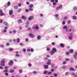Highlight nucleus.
Segmentation results:
<instances>
[{"label": "nucleus", "instance_id": "nucleus-30", "mask_svg": "<svg viewBox=\"0 0 77 77\" xmlns=\"http://www.w3.org/2000/svg\"><path fill=\"white\" fill-rule=\"evenodd\" d=\"M69 74V73L68 72H66L65 73V75H68Z\"/></svg>", "mask_w": 77, "mask_h": 77}, {"label": "nucleus", "instance_id": "nucleus-22", "mask_svg": "<svg viewBox=\"0 0 77 77\" xmlns=\"http://www.w3.org/2000/svg\"><path fill=\"white\" fill-rule=\"evenodd\" d=\"M17 42H20V39L19 38H17Z\"/></svg>", "mask_w": 77, "mask_h": 77}, {"label": "nucleus", "instance_id": "nucleus-20", "mask_svg": "<svg viewBox=\"0 0 77 77\" xmlns=\"http://www.w3.org/2000/svg\"><path fill=\"white\" fill-rule=\"evenodd\" d=\"M73 51V50L72 49H70L69 50V52L70 53H73V51Z\"/></svg>", "mask_w": 77, "mask_h": 77}, {"label": "nucleus", "instance_id": "nucleus-4", "mask_svg": "<svg viewBox=\"0 0 77 77\" xmlns=\"http://www.w3.org/2000/svg\"><path fill=\"white\" fill-rule=\"evenodd\" d=\"M3 24H4V25H5V26H9V24L6 21L4 22Z\"/></svg>", "mask_w": 77, "mask_h": 77}, {"label": "nucleus", "instance_id": "nucleus-1", "mask_svg": "<svg viewBox=\"0 0 77 77\" xmlns=\"http://www.w3.org/2000/svg\"><path fill=\"white\" fill-rule=\"evenodd\" d=\"M1 63H0V65L1 66H5V63L6 62V61H5V60L4 59H2V60L1 61Z\"/></svg>", "mask_w": 77, "mask_h": 77}, {"label": "nucleus", "instance_id": "nucleus-29", "mask_svg": "<svg viewBox=\"0 0 77 77\" xmlns=\"http://www.w3.org/2000/svg\"><path fill=\"white\" fill-rule=\"evenodd\" d=\"M19 73H22V72H23V70L21 69H20L19 70Z\"/></svg>", "mask_w": 77, "mask_h": 77}, {"label": "nucleus", "instance_id": "nucleus-59", "mask_svg": "<svg viewBox=\"0 0 77 77\" xmlns=\"http://www.w3.org/2000/svg\"><path fill=\"white\" fill-rule=\"evenodd\" d=\"M40 17H43V16H44V15L42 14H40Z\"/></svg>", "mask_w": 77, "mask_h": 77}, {"label": "nucleus", "instance_id": "nucleus-11", "mask_svg": "<svg viewBox=\"0 0 77 77\" xmlns=\"http://www.w3.org/2000/svg\"><path fill=\"white\" fill-rule=\"evenodd\" d=\"M13 14V11L12 10H10L9 11V15H11Z\"/></svg>", "mask_w": 77, "mask_h": 77}, {"label": "nucleus", "instance_id": "nucleus-41", "mask_svg": "<svg viewBox=\"0 0 77 77\" xmlns=\"http://www.w3.org/2000/svg\"><path fill=\"white\" fill-rule=\"evenodd\" d=\"M59 9H60V8L59 7H57V8H56V10H59Z\"/></svg>", "mask_w": 77, "mask_h": 77}, {"label": "nucleus", "instance_id": "nucleus-24", "mask_svg": "<svg viewBox=\"0 0 77 77\" xmlns=\"http://www.w3.org/2000/svg\"><path fill=\"white\" fill-rule=\"evenodd\" d=\"M48 72H47V70H46V71H44L43 72L44 74H47V73Z\"/></svg>", "mask_w": 77, "mask_h": 77}, {"label": "nucleus", "instance_id": "nucleus-10", "mask_svg": "<svg viewBox=\"0 0 77 77\" xmlns=\"http://www.w3.org/2000/svg\"><path fill=\"white\" fill-rule=\"evenodd\" d=\"M21 18H22V19H23L24 20H26V17L24 16H22L21 17Z\"/></svg>", "mask_w": 77, "mask_h": 77}, {"label": "nucleus", "instance_id": "nucleus-57", "mask_svg": "<svg viewBox=\"0 0 77 77\" xmlns=\"http://www.w3.org/2000/svg\"><path fill=\"white\" fill-rule=\"evenodd\" d=\"M69 60V59L67 58V59H65V60L66 61H67V62H68V60Z\"/></svg>", "mask_w": 77, "mask_h": 77}, {"label": "nucleus", "instance_id": "nucleus-12", "mask_svg": "<svg viewBox=\"0 0 77 77\" xmlns=\"http://www.w3.org/2000/svg\"><path fill=\"white\" fill-rule=\"evenodd\" d=\"M52 50L54 52H56V51H57V49L55 48H53L52 49Z\"/></svg>", "mask_w": 77, "mask_h": 77}, {"label": "nucleus", "instance_id": "nucleus-25", "mask_svg": "<svg viewBox=\"0 0 77 77\" xmlns=\"http://www.w3.org/2000/svg\"><path fill=\"white\" fill-rule=\"evenodd\" d=\"M73 9L75 10V11H77V7H75L73 8Z\"/></svg>", "mask_w": 77, "mask_h": 77}, {"label": "nucleus", "instance_id": "nucleus-14", "mask_svg": "<svg viewBox=\"0 0 77 77\" xmlns=\"http://www.w3.org/2000/svg\"><path fill=\"white\" fill-rule=\"evenodd\" d=\"M14 71H15V70H14L12 69L9 71V72L11 73H13V72H14Z\"/></svg>", "mask_w": 77, "mask_h": 77}, {"label": "nucleus", "instance_id": "nucleus-36", "mask_svg": "<svg viewBox=\"0 0 77 77\" xmlns=\"http://www.w3.org/2000/svg\"><path fill=\"white\" fill-rule=\"evenodd\" d=\"M23 51L24 52V53H25L26 51V49H23Z\"/></svg>", "mask_w": 77, "mask_h": 77}, {"label": "nucleus", "instance_id": "nucleus-38", "mask_svg": "<svg viewBox=\"0 0 77 77\" xmlns=\"http://www.w3.org/2000/svg\"><path fill=\"white\" fill-rule=\"evenodd\" d=\"M69 39L71 40H72V37H71L69 36Z\"/></svg>", "mask_w": 77, "mask_h": 77}, {"label": "nucleus", "instance_id": "nucleus-21", "mask_svg": "<svg viewBox=\"0 0 77 77\" xmlns=\"http://www.w3.org/2000/svg\"><path fill=\"white\" fill-rule=\"evenodd\" d=\"M9 51H14V49L13 48H10L9 49Z\"/></svg>", "mask_w": 77, "mask_h": 77}, {"label": "nucleus", "instance_id": "nucleus-46", "mask_svg": "<svg viewBox=\"0 0 77 77\" xmlns=\"http://www.w3.org/2000/svg\"><path fill=\"white\" fill-rule=\"evenodd\" d=\"M16 57H20V55L17 54L16 55Z\"/></svg>", "mask_w": 77, "mask_h": 77}, {"label": "nucleus", "instance_id": "nucleus-55", "mask_svg": "<svg viewBox=\"0 0 77 77\" xmlns=\"http://www.w3.org/2000/svg\"><path fill=\"white\" fill-rule=\"evenodd\" d=\"M34 51V49H31V52H33V51Z\"/></svg>", "mask_w": 77, "mask_h": 77}, {"label": "nucleus", "instance_id": "nucleus-42", "mask_svg": "<svg viewBox=\"0 0 77 77\" xmlns=\"http://www.w3.org/2000/svg\"><path fill=\"white\" fill-rule=\"evenodd\" d=\"M3 15H4V14L3 13H1L0 14V16H3Z\"/></svg>", "mask_w": 77, "mask_h": 77}, {"label": "nucleus", "instance_id": "nucleus-23", "mask_svg": "<svg viewBox=\"0 0 77 77\" xmlns=\"http://www.w3.org/2000/svg\"><path fill=\"white\" fill-rule=\"evenodd\" d=\"M21 8L17 10V12H19V13L20 12H21Z\"/></svg>", "mask_w": 77, "mask_h": 77}, {"label": "nucleus", "instance_id": "nucleus-28", "mask_svg": "<svg viewBox=\"0 0 77 77\" xmlns=\"http://www.w3.org/2000/svg\"><path fill=\"white\" fill-rule=\"evenodd\" d=\"M10 5H11V3L10 2H8L7 3V5L8 6H10Z\"/></svg>", "mask_w": 77, "mask_h": 77}, {"label": "nucleus", "instance_id": "nucleus-53", "mask_svg": "<svg viewBox=\"0 0 77 77\" xmlns=\"http://www.w3.org/2000/svg\"><path fill=\"white\" fill-rule=\"evenodd\" d=\"M74 57L75 58V59L77 58V57H76V55L75 54V55H74Z\"/></svg>", "mask_w": 77, "mask_h": 77}, {"label": "nucleus", "instance_id": "nucleus-48", "mask_svg": "<svg viewBox=\"0 0 77 77\" xmlns=\"http://www.w3.org/2000/svg\"><path fill=\"white\" fill-rule=\"evenodd\" d=\"M66 63V61L63 62V65H65Z\"/></svg>", "mask_w": 77, "mask_h": 77}, {"label": "nucleus", "instance_id": "nucleus-60", "mask_svg": "<svg viewBox=\"0 0 77 77\" xmlns=\"http://www.w3.org/2000/svg\"><path fill=\"white\" fill-rule=\"evenodd\" d=\"M6 45H7V46H8L9 45V43H6Z\"/></svg>", "mask_w": 77, "mask_h": 77}, {"label": "nucleus", "instance_id": "nucleus-17", "mask_svg": "<svg viewBox=\"0 0 77 77\" xmlns=\"http://www.w3.org/2000/svg\"><path fill=\"white\" fill-rule=\"evenodd\" d=\"M22 22V20L21 19H19L18 20V23H21Z\"/></svg>", "mask_w": 77, "mask_h": 77}, {"label": "nucleus", "instance_id": "nucleus-51", "mask_svg": "<svg viewBox=\"0 0 77 77\" xmlns=\"http://www.w3.org/2000/svg\"><path fill=\"white\" fill-rule=\"evenodd\" d=\"M5 75L6 76H8V75H9V74L7 73H6L5 74Z\"/></svg>", "mask_w": 77, "mask_h": 77}, {"label": "nucleus", "instance_id": "nucleus-3", "mask_svg": "<svg viewBox=\"0 0 77 77\" xmlns=\"http://www.w3.org/2000/svg\"><path fill=\"white\" fill-rule=\"evenodd\" d=\"M13 63H14V61H13L12 60H10V62H9V64L10 65L12 66L13 65Z\"/></svg>", "mask_w": 77, "mask_h": 77}, {"label": "nucleus", "instance_id": "nucleus-33", "mask_svg": "<svg viewBox=\"0 0 77 77\" xmlns=\"http://www.w3.org/2000/svg\"><path fill=\"white\" fill-rule=\"evenodd\" d=\"M44 68H48V65H45L44 66Z\"/></svg>", "mask_w": 77, "mask_h": 77}, {"label": "nucleus", "instance_id": "nucleus-54", "mask_svg": "<svg viewBox=\"0 0 77 77\" xmlns=\"http://www.w3.org/2000/svg\"><path fill=\"white\" fill-rule=\"evenodd\" d=\"M25 11L26 12H29V10L26 9H25Z\"/></svg>", "mask_w": 77, "mask_h": 77}, {"label": "nucleus", "instance_id": "nucleus-44", "mask_svg": "<svg viewBox=\"0 0 77 77\" xmlns=\"http://www.w3.org/2000/svg\"><path fill=\"white\" fill-rule=\"evenodd\" d=\"M59 8H60V9H61V8H62V5H60L59 6Z\"/></svg>", "mask_w": 77, "mask_h": 77}, {"label": "nucleus", "instance_id": "nucleus-8", "mask_svg": "<svg viewBox=\"0 0 77 77\" xmlns=\"http://www.w3.org/2000/svg\"><path fill=\"white\" fill-rule=\"evenodd\" d=\"M48 62L47 63V64L48 65H50L51 63V60H48Z\"/></svg>", "mask_w": 77, "mask_h": 77}, {"label": "nucleus", "instance_id": "nucleus-16", "mask_svg": "<svg viewBox=\"0 0 77 77\" xmlns=\"http://www.w3.org/2000/svg\"><path fill=\"white\" fill-rule=\"evenodd\" d=\"M51 55L53 54H54V52L53 51H51L50 52Z\"/></svg>", "mask_w": 77, "mask_h": 77}, {"label": "nucleus", "instance_id": "nucleus-7", "mask_svg": "<svg viewBox=\"0 0 77 77\" xmlns=\"http://www.w3.org/2000/svg\"><path fill=\"white\" fill-rule=\"evenodd\" d=\"M70 71H76V69H74L72 68H70L69 69Z\"/></svg>", "mask_w": 77, "mask_h": 77}, {"label": "nucleus", "instance_id": "nucleus-62", "mask_svg": "<svg viewBox=\"0 0 77 77\" xmlns=\"http://www.w3.org/2000/svg\"><path fill=\"white\" fill-rule=\"evenodd\" d=\"M55 17H58V16H59V15L58 14H55Z\"/></svg>", "mask_w": 77, "mask_h": 77}, {"label": "nucleus", "instance_id": "nucleus-5", "mask_svg": "<svg viewBox=\"0 0 77 77\" xmlns=\"http://www.w3.org/2000/svg\"><path fill=\"white\" fill-rule=\"evenodd\" d=\"M29 35L30 37V38H34V37H35V35H33L31 33H29Z\"/></svg>", "mask_w": 77, "mask_h": 77}, {"label": "nucleus", "instance_id": "nucleus-39", "mask_svg": "<svg viewBox=\"0 0 77 77\" xmlns=\"http://www.w3.org/2000/svg\"><path fill=\"white\" fill-rule=\"evenodd\" d=\"M54 77H57V75L56 73H55L54 74Z\"/></svg>", "mask_w": 77, "mask_h": 77}, {"label": "nucleus", "instance_id": "nucleus-27", "mask_svg": "<svg viewBox=\"0 0 77 77\" xmlns=\"http://www.w3.org/2000/svg\"><path fill=\"white\" fill-rule=\"evenodd\" d=\"M57 69V68H54V69H51V71H52V72H53V71H54V69Z\"/></svg>", "mask_w": 77, "mask_h": 77}, {"label": "nucleus", "instance_id": "nucleus-19", "mask_svg": "<svg viewBox=\"0 0 77 77\" xmlns=\"http://www.w3.org/2000/svg\"><path fill=\"white\" fill-rule=\"evenodd\" d=\"M29 8H32V7H33V5L32 4L29 5Z\"/></svg>", "mask_w": 77, "mask_h": 77}, {"label": "nucleus", "instance_id": "nucleus-34", "mask_svg": "<svg viewBox=\"0 0 77 77\" xmlns=\"http://www.w3.org/2000/svg\"><path fill=\"white\" fill-rule=\"evenodd\" d=\"M47 74H49V75L51 74H52V72H48Z\"/></svg>", "mask_w": 77, "mask_h": 77}, {"label": "nucleus", "instance_id": "nucleus-31", "mask_svg": "<svg viewBox=\"0 0 77 77\" xmlns=\"http://www.w3.org/2000/svg\"><path fill=\"white\" fill-rule=\"evenodd\" d=\"M75 74V73H74V72H72L71 74V75H74Z\"/></svg>", "mask_w": 77, "mask_h": 77}, {"label": "nucleus", "instance_id": "nucleus-26", "mask_svg": "<svg viewBox=\"0 0 77 77\" xmlns=\"http://www.w3.org/2000/svg\"><path fill=\"white\" fill-rule=\"evenodd\" d=\"M73 18L74 19V20H75L76 19H77V17L76 16H73Z\"/></svg>", "mask_w": 77, "mask_h": 77}, {"label": "nucleus", "instance_id": "nucleus-45", "mask_svg": "<svg viewBox=\"0 0 77 77\" xmlns=\"http://www.w3.org/2000/svg\"><path fill=\"white\" fill-rule=\"evenodd\" d=\"M47 51H50V49L48 48H47Z\"/></svg>", "mask_w": 77, "mask_h": 77}, {"label": "nucleus", "instance_id": "nucleus-43", "mask_svg": "<svg viewBox=\"0 0 77 77\" xmlns=\"http://www.w3.org/2000/svg\"><path fill=\"white\" fill-rule=\"evenodd\" d=\"M7 31L6 30V29H4V30H3V32H4V33H6V32Z\"/></svg>", "mask_w": 77, "mask_h": 77}, {"label": "nucleus", "instance_id": "nucleus-18", "mask_svg": "<svg viewBox=\"0 0 77 77\" xmlns=\"http://www.w3.org/2000/svg\"><path fill=\"white\" fill-rule=\"evenodd\" d=\"M18 6H14V8L15 9H17L18 8Z\"/></svg>", "mask_w": 77, "mask_h": 77}, {"label": "nucleus", "instance_id": "nucleus-9", "mask_svg": "<svg viewBox=\"0 0 77 77\" xmlns=\"http://www.w3.org/2000/svg\"><path fill=\"white\" fill-rule=\"evenodd\" d=\"M5 70H4L3 71L4 72H5V73H6L8 72V70L7 69H8V68H5Z\"/></svg>", "mask_w": 77, "mask_h": 77}, {"label": "nucleus", "instance_id": "nucleus-2", "mask_svg": "<svg viewBox=\"0 0 77 77\" xmlns=\"http://www.w3.org/2000/svg\"><path fill=\"white\" fill-rule=\"evenodd\" d=\"M32 29H35L36 30H38L39 29V26L38 25H36L32 28Z\"/></svg>", "mask_w": 77, "mask_h": 77}, {"label": "nucleus", "instance_id": "nucleus-56", "mask_svg": "<svg viewBox=\"0 0 77 77\" xmlns=\"http://www.w3.org/2000/svg\"><path fill=\"white\" fill-rule=\"evenodd\" d=\"M28 66L29 67H31V66H32V64H28Z\"/></svg>", "mask_w": 77, "mask_h": 77}, {"label": "nucleus", "instance_id": "nucleus-13", "mask_svg": "<svg viewBox=\"0 0 77 77\" xmlns=\"http://www.w3.org/2000/svg\"><path fill=\"white\" fill-rule=\"evenodd\" d=\"M60 45L61 47H62L63 48V47H65V45H64V44L63 43H60Z\"/></svg>", "mask_w": 77, "mask_h": 77}, {"label": "nucleus", "instance_id": "nucleus-35", "mask_svg": "<svg viewBox=\"0 0 77 77\" xmlns=\"http://www.w3.org/2000/svg\"><path fill=\"white\" fill-rule=\"evenodd\" d=\"M64 19L65 20H67V19H68V17H67L66 16H65V17H64Z\"/></svg>", "mask_w": 77, "mask_h": 77}, {"label": "nucleus", "instance_id": "nucleus-32", "mask_svg": "<svg viewBox=\"0 0 77 77\" xmlns=\"http://www.w3.org/2000/svg\"><path fill=\"white\" fill-rule=\"evenodd\" d=\"M63 28L65 29H67V26H64L63 27Z\"/></svg>", "mask_w": 77, "mask_h": 77}, {"label": "nucleus", "instance_id": "nucleus-58", "mask_svg": "<svg viewBox=\"0 0 77 77\" xmlns=\"http://www.w3.org/2000/svg\"><path fill=\"white\" fill-rule=\"evenodd\" d=\"M53 5H56V3L55 2H54L53 3Z\"/></svg>", "mask_w": 77, "mask_h": 77}, {"label": "nucleus", "instance_id": "nucleus-50", "mask_svg": "<svg viewBox=\"0 0 77 77\" xmlns=\"http://www.w3.org/2000/svg\"><path fill=\"white\" fill-rule=\"evenodd\" d=\"M16 32H17V31H16V30H14L13 31V32L14 33H15Z\"/></svg>", "mask_w": 77, "mask_h": 77}, {"label": "nucleus", "instance_id": "nucleus-52", "mask_svg": "<svg viewBox=\"0 0 77 77\" xmlns=\"http://www.w3.org/2000/svg\"><path fill=\"white\" fill-rule=\"evenodd\" d=\"M66 54H67V55H68L69 54H70L69 52H66Z\"/></svg>", "mask_w": 77, "mask_h": 77}, {"label": "nucleus", "instance_id": "nucleus-63", "mask_svg": "<svg viewBox=\"0 0 77 77\" xmlns=\"http://www.w3.org/2000/svg\"><path fill=\"white\" fill-rule=\"evenodd\" d=\"M3 23V20H0V23Z\"/></svg>", "mask_w": 77, "mask_h": 77}, {"label": "nucleus", "instance_id": "nucleus-6", "mask_svg": "<svg viewBox=\"0 0 77 77\" xmlns=\"http://www.w3.org/2000/svg\"><path fill=\"white\" fill-rule=\"evenodd\" d=\"M34 18V17H33V16H29V18H28V20H29V21H31V20H32V19H33V18Z\"/></svg>", "mask_w": 77, "mask_h": 77}, {"label": "nucleus", "instance_id": "nucleus-40", "mask_svg": "<svg viewBox=\"0 0 77 77\" xmlns=\"http://www.w3.org/2000/svg\"><path fill=\"white\" fill-rule=\"evenodd\" d=\"M21 6V3H19L18 5V6L19 7H20Z\"/></svg>", "mask_w": 77, "mask_h": 77}, {"label": "nucleus", "instance_id": "nucleus-64", "mask_svg": "<svg viewBox=\"0 0 77 77\" xmlns=\"http://www.w3.org/2000/svg\"><path fill=\"white\" fill-rule=\"evenodd\" d=\"M33 74H36V71H34L33 72Z\"/></svg>", "mask_w": 77, "mask_h": 77}, {"label": "nucleus", "instance_id": "nucleus-37", "mask_svg": "<svg viewBox=\"0 0 77 77\" xmlns=\"http://www.w3.org/2000/svg\"><path fill=\"white\" fill-rule=\"evenodd\" d=\"M29 10L30 11H32L33 9V8H29Z\"/></svg>", "mask_w": 77, "mask_h": 77}, {"label": "nucleus", "instance_id": "nucleus-47", "mask_svg": "<svg viewBox=\"0 0 77 77\" xmlns=\"http://www.w3.org/2000/svg\"><path fill=\"white\" fill-rule=\"evenodd\" d=\"M26 24H27V25L29 24V22H26Z\"/></svg>", "mask_w": 77, "mask_h": 77}, {"label": "nucleus", "instance_id": "nucleus-49", "mask_svg": "<svg viewBox=\"0 0 77 77\" xmlns=\"http://www.w3.org/2000/svg\"><path fill=\"white\" fill-rule=\"evenodd\" d=\"M67 23L68 24H70V23H71V21H70V20H68Z\"/></svg>", "mask_w": 77, "mask_h": 77}, {"label": "nucleus", "instance_id": "nucleus-61", "mask_svg": "<svg viewBox=\"0 0 77 77\" xmlns=\"http://www.w3.org/2000/svg\"><path fill=\"white\" fill-rule=\"evenodd\" d=\"M62 24H65V22H64V21H63Z\"/></svg>", "mask_w": 77, "mask_h": 77}, {"label": "nucleus", "instance_id": "nucleus-15", "mask_svg": "<svg viewBox=\"0 0 77 77\" xmlns=\"http://www.w3.org/2000/svg\"><path fill=\"white\" fill-rule=\"evenodd\" d=\"M41 38V35H38V36L37 37V39L38 40H39V39H40Z\"/></svg>", "mask_w": 77, "mask_h": 77}]
</instances>
